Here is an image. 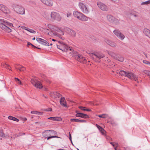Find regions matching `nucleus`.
I'll return each instance as SVG.
<instances>
[{
	"mask_svg": "<svg viewBox=\"0 0 150 150\" xmlns=\"http://www.w3.org/2000/svg\"><path fill=\"white\" fill-rule=\"evenodd\" d=\"M0 21L1 28L8 33L11 32V28L13 27L12 23L8 22L5 19H0Z\"/></svg>",
	"mask_w": 150,
	"mask_h": 150,
	"instance_id": "1",
	"label": "nucleus"
},
{
	"mask_svg": "<svg viewBox=\"0 0 150 150\" xmlns=\"http://www.w3.org/2000/svg\"><path fill=\"white\" fill-rule=\"evenodd\" d=\"M57 46L58 49L66 52H68L70 53H73V50L68 47V46L64 42L62 41H59L58 43L57 44Z\"/></svg>",
	"mask_w": 150,
	"mask_h": 150,
	"instance_id": "2",
	"label": "nucleus"
},
{
	"mask_svg": "<svg viewBox=\"0 0 150 150\" xmlns=\"http://www.w3.org/2000/svg\"><path fill=\"white\" fill-rule=\"evenodd\" d=\"M90 54L93 60L97 62H99V60L105 57V55L100 52H94Z\"/></svg>",
	"mask_w": 150,
	"mask_h": 150,
	"instance_id": "3",
	"label": "nucleus"
},
{
	"mask_svg": "<svg viewBox=\"0 0 150 150\" xmlns=\"http://www.w3.org/2000/svg\"><path fill=\"white\" fill-rule=\"evenodd\" d=\"M57 132L53 130H47L42 133V136L45 137L47 138V140L54 138H59V137L53 136L56 134Z\"/></svg>",
	"mask_w": 150,
	"mask_h": 150,
	"instance_id": "4",
	"label": "nucleus"
},
{
	"mask_svg": "<svg viewBox=\"0 0 150 150\" xmlns=\"http://www.w3.org/2000/svg\"><path fill=\"white\" fill-rule=\"evenodd\" d=\"M13 7L14 11L17 13L22 15L25 14V8L21 5L14 4Z\"/></svg>",
	"mask_w": 150,
	"mask_h": 150,
	"instance_id": "5",
	"label": "nucleus"
},
{
	"mask_svg": "<svg viewBox=\"0 0 150 150\" xmlns=\"http://www.w3.org/2000/svg\"><path fill=\"white\" fill-rule=\"evenodd\" d=\"M61 17L59 13L55 12H51V20L52 21L56 20L59 21L61 20Z\"/></svg>",
	"mask_w": 150,
	"mask_h": 150,
	"instance_id": "6",
	"label": "nucleus"
},
{
	"mask_svg": "<svg viewBox=\"0 0 150 150\" xmlns=\"http://www.w3.org/2000/svg\"><path fill=\"white\" fill-rule=\"evenodd\" d=\"M79 6L81 11L85 14H88L89 11L85 4L83 3L80 2L79 3Z\"/></svg>",
	"mask_w": 150,
	"mask_h": 150,
	"instance_id": "7",
	"label": "nucleus"
},
{
	"mask_svg": "<svg viewBox=\"0 0 150 150\" xmlns=\"http://www.w3.org/2000/svg\"><path fill=\"white\" fill-rule=\"evenodd\" d=\"M126 76L130 79L135 81H137V82L139 83L138 81H137L138 77L134 73L131 72H127Z\"/></svg>",
	"mask_w": 150,
	"mask_h": 150,
	"instance_id": "8",
	"label": "nucleus"
},
{
	"mask_svg": "<svg viewBox=\"0 0 150 150\" xmlns=\"http://www.w3.org/2000/svg\"><path fill=\"white\" fill-rule=\"evenodd\" d=\"M31 82L33 86L37 88L41 89L42 87L40 82L36 79H32Z\"/></svg>",
	"mask_w": 150,
	"mask_h": 150,
	"instance_id": "9",
	"label": "nucleus"
},
{
	"mask_svg": "<svg viewBox=\"0 0 150 150\" xmlns=\"http://www.w3.org/2000/svg\"><path fill=\"white\" fill-rule=\"evenodd\" d=\"M97 5L99 8L102 11H107L109 10L108 6L102 2H98Z\"/></svg>",
	"mask_w": 150,
	"mask_h": 150,
	"instance_id": "10",
	"label": "nucleus"
},
{
	"mask_svg": "<svg viewBox=\"0 0 150 150\" xmlns=\"http://www.w3.org/2000/svg\"><path fill=\"white\" fill-rule=\"evenodd\" d=\"M114 34L119 39L123 40L125 38V36L118 30H115L113 31Z\"/></svg>",
	"mask_w": 150,
	"mask_h": 150,
	"instance_id": "11",
	"label": "nucleus"
},
{
	"mask_svg": "<svg viewBox=\"0 0 150 150\" xmlns=\"http://www.w3.org/2000/svg\"><path fill=\"white\" fill-rule=\"evenodd\" d=\"M36 40L40 43L42 45L47 46H49L50 41L51 40H48L47 41L40 38H36Z\"/></svg>",
	"mask_w": 150,
	"mask_h": 150,
	"instance_id": "12",
	"label": "nucleus"
},
{
	"mask_svg": "<svg viewBox=\"0 0 150 150\" xmlns=\"http://www.w3.org/2000/svg\"><path fill=\"white\" fill-rule=\"evenodd\" d=\"M75 59L78 61L80 62L85 63L87 62V60L85 57H83L81 55L78 54L75 56Z\"/></svg>",
	"mask_w": 150,
	"mask_h": 150,
	"instance_id": "13",
	"label": "nucleus"
},
{
	"mask_svg": "<svg viewBox=\"0 0 150 150\" xmlns=\"http://www.w3.org/2000/svg\"><path fill=\"white\" fill-rule=\"evenodd\" d=\"M88 18H89L87 17L83 14L81 13L78 19L81 21L85 22L88 21Z\"/></svg>",
	"mask_w": 150,
	"mask_h": 150,
	"instance_id": "14",
	"label": "nucleus"
},
{
	"mask_svg": "<svg viewBox=\"0 0 150 150\" xmlns=\"http://www.w3.org/2000/svg\"><path fill=\"white\" fill-rule=\"evenodd\" d=\"M44 4L49 6H52L53 5V2L52 0H40Z\"/></svg>",
	"mask_w": 150,
	"mask_h": 150,
	"instance_id": "15",
	"label": "nucleus"
},
{
	"mask_svg": "<svg viewBox=\"0 0 150 150\" xmlns=\"http://www.w3.org/2000/svg\"><path fill=\"white\" fill-rule=\"evenodd\" d=\"M75 116L77 117H80L84 118H89V116L87 114L81 113H78L76 114Z\"/></svg>",
	"mask_w": 150,
	"mask_h": 150,
	"instance_id": "16",
	"label": "nucleus"
},
{
	"mask_svg": "<svg viewBox=\"0 0 150 150\" xmlns=\"http://www.w3.org/2000/svg\"><path fill=\"white\" fill-rule=\"evenodd\" d=\"M43 17L48 20H51V13L46 11L45 12L43 15Z\"/></svg>",
	"mask_w": 150,
	"mask_h": 150,
	"instance_id": "17",
	"label": "nucleus"
},
{
	"mask_svg": "<svg viewBox=\"0 0 150 150\" xmlns=\"http://www.w3.org/2000/svg\"><path fill=\"white\" fill-rule=\"evenodd\" d=\"M60 103L63 106L67 107L66 101L64 98H61L60 100Z\"/></svg>",
	"mask_w": 150,
	"mask_h": 150,
	"instance_id": "18",
	"label": "nucleus"
},
{
	"mask_svg": "<svg viewBox=\"0 0 150 150\" xmlns=\"http://www.w3.org/2000/svg\"><path fill=\"white\" fill-rule=\"evenodd\" d=\"M114 17L111 15H108L107 16V20L111 23H112L114 22Z\"/></svg>",
	"mask_w": 150,
	"mask_h": 150,
	"instance_id": "19",
	"label": "nucleus"
},
{
	"mask_svg": "<svg viewBox=\"0 0 150 150\" xmlns=\"http://www.w3.org/2000/svg\"><path fill=\"white\" fill-rule=\"evenodd\" d=\"M105 42L109 45L113 47H115L116 45L115 43L109 40H106Z\"/></svg>",
	"mask_w": 150,
	"mask_h": 150,
	"instance_id": "20",
	"label": "nucleus"
},
{
	"mask_svg": "<svg viewBox=\"0 0 150 150\" xmlns=\"http://www.w3.org/2000/svg\"><path fill=\"white\" fill-rule=\"evenodd\" d=\"M73 13L74 17L78 19L81 13L75 11L73 12Z\"/></svg>",
	"mask_w": 150,
	"mask_h": 150,
	"instance_id": "21",
	"label": "nucleus"
},
{
	"mask_svg": "<svg viewBox=\"0 0 150 150\" xmlns=\"http://www.w3.org/2000/svg\"><path fill=\"white\" fill-rule=\"evenodd\" d=\"M144 33L147 36L150 38V30L148 29H144L143 31Z\"/></svg>",
	"mask_w": 150,
	"mask_h": 150,
	"instance_id": "22",
	"label": "nucleus"
},
{
	"mask_svg": "<svg viewBox=\"0 0 150 150\" xmlns=\"http://www.w3.org/2000/svg\"><path fill=\"white\" fill-rule=\"evenodd\" d=\"M68 31L69 32V33L70 35L73 37H74L75 36L76 32L74 30L71 29H69Z\"/></svg>",
	"mask_w": 150,
	"mask_h": 150,
	"instance_id": "23",
	"label": "nucleus"
},
{
	"mask_svg": "<svg viewBox=\"0 0 150 150\" xmlns=\"http://www.w3.org/2000/svg\"><path fill=\"white\" fill-rule=\"evenodd\" d=\"M15 68L17 70H19L21 71H24L25 69V68L23 67L16 66Z\"/></svg>",
	"mask_w": 150,
	"mask_h": 150,
	"instance_id": "24",
	"label": "nucleus"
},
{
	"mask_svg": "<svg viewBox=\"0 0 150 150\" xmlns=\"http://www.w3.org/2000/svg\"><path fill=\"white\" fill-rule=\"evenodd\" d=\"M0 10L4 13H6V7L3 5H0Z\"/></svg>",
	"mask_w": 150,
	"mask_h": 150,
	"instance_id": "25",
	"label": "nucleus"
},
{
	"mask_svg": "<svg viewBox=\"0 0 150 150\" xmlns=\"http://www.w3.org/2000/svg\"><path fill=\"white\" fill-rule=\"evenodd\" d=\"M127 73V72H126L123 70H121L118 73L117 72V73H118L120 75L122 76H126Z\"/></svg>",
	"mask_w": 150,
	"mask_h": 150,
	"instance_id": "26",
	"label": "nucleus"
},
{
	"mask_svg": "<svg viewBox=\"0 0 150 150\" xmlns=\"http://www.w3.org/2000/svg\"><path fill=\"white\" fill-rule=\"evenodd\" d=\"M48 119L54 121H59V118L57 117H50L48 118Z\"/></svg>",
	"mask_w": 150,
	"mask_h": 150,
	"instance_id": "27",
	"label": "nucleus"
},
{
	"mask_svg": "<svg viewBox=\"0 0 150 150\" xmlns=\"http://www.w3.org/2000/svg\"><path fill=\"white\" fill-rule=\"evenodd\" d=\"M8 118L10 120L15 121L16 122H18L19 121V120L18 119L12 116H8Z\"/></svg>",
	"mask_w": 150,
	"mask_h": 150,
	"instance_id": "28",
	"label": "nucleus"
},
{
	"mask_svg": "<svg viewBox=\"0 0 150 150\" xmlns=\"http://www.w3.org/2000/svg\"><path fill=\"white\" fill-rule=\"evenodd\" d=\"M31 113L32 114L36 115H42L43 113L42 112L34 111H31Z\"/></svg>",
	"mask_w": 150,
	"mask_h": 150,
	"instance_id": "29",
	"label": "nucleus"
},
{
	"mask_svg": "<svg viewBox=\"0 0 150 150\" xmlns=\"http://www.w3.org/2000/svg\"><path fill=\"white\" fill-rule=\"evenodd\" d=\"M96 126L97 128L101 131L102 133L103 134V132L105 131L104 129L101 127L97 124L96 125Z\"/></svg>",
	"mask_w": 150,
	"mask_h": 150,
	"instance_id": "30",
	"label": "nucleus"
},
{
	"mask_svg": "<svg viewBox=\"0 0 150 150\" xmlns=\"http://www.w3.org/2000/svg\"><path fill=\"white\" fill-rule=\"evenodd\" d=\"M113 21L114 22L112 23L113 24H118L120 23L119 20L115 18H114Z\"/></svg>",
	"mask_w": 150,
	"mask_h": 150,
	"instance_id": "31",
	"label": "nucleus"
},
{
	"mask_svg": "<svg viewBox=\"0 0 150 150\" xmlns=\"http://www.w3.org/2000/svg\"><path fill=\"white\" fill-rule=\"evenodd\" d=\"M143 72L145 74L150 76V71L145 70Z\"/></svg>",
	"mask_w": 150,
	"mask_h": 150,
	"instance_id": "32",
	"label": "nucleus"
},
{
	"mask_svg": "<svg viewBox=\"0 0 150 150\" xmlns=\"http://www.w3.org/2000/svg\"><path fill=\"white\" fill-rule=\"evenodd\" d=\"M15 79L16 80V82H17V83L22 85V83H21V81H20V80L19 79L16 78H15Z\"/></svg>",
	"mask_w": 150,
	"mask_h": 150,
	"instance_id": "33",
	"label": "nucleus"
},
{
	"mask_svg": "<svg viewBox=\"0 0 150 150\" xmlns=\"http://www.w3.org/2000/svg\"><path fill=\"white\" fill-rule=\"evenodd\" d=\"M3 66L4 67H5L7 69H10V67L9 65L8 64H4L3 65Z\"/></svg>",
	"mask_w": 150,
	"mask_h": 150,
	"instance_id": "34",
	"label": "nucleus"
},
{
	"mask_svg": "<svg viewBox=\"0 0 150 150\" xmlns=\"http://www.w3.org/2000/svg\"><path fill=\"white\" fill-rule=\"evenodd\" d=\"M28 31L30 32V33H36V31L35 30L30 29H28L27 30Z\"/></svg>",
	"mask_w": 150,
	"mask_h": 150,
	"instance_id": "35",
	"label": "nucleus"
},
{
	"mask_svg": "<svg viewBox=\"0 0 150 150\" xmlns=\"http://www.w3.org/2000/svg\"><path fill=\"white\" fill-rule=\"evenodd\" d=\"M105 115H107L106 114H103L101 115H98V117H101L102 118H106V117L105 116Z\"/></svg>",
	"mask_w": 150,
	"mask_h": 150,
	"instance_id": "36",
	"label": "nucleus"
},
{
	"mask_svg": "<svg viewBox=\"0 0 150 150\" xmlns=\"http://www.w3.org/2000/svg\"><path fill=\"white\" fill-rule=\"evenodd\" d=\"M117 59L120 62H123L124 61V58L122 57H119L117 58Z\"/></svg>",
	"mask_w": 150,
	"mask_h": 150,
	"instance_id": "37",
	"label": "nucleus"
},
{
	"mask_svg": "<svg viewBox=\"0 0 150 150\" xmlns=\"http://www.w3.org/2000/svg\"><path fill=\"white\" fill-rule=\"evenodd\" d=\"M70 121L71 122H79V119H70Z\"/></svg>",
	"mask_w": 150,
	"mask_h": 150,
	"instance_id": "38",
	"label": "nucleus"
},
{
	"mask_svg": "<svg viewBox=\"0 0 150 150\" xmlns=\"http://www.w3.org/2000/svg\"><path fill=\"white\" fill-rule=\"evenodd\" d=\"M143 63H144L145 64H147L149 65H150V62H149L148 61L145 60H144L143 61Z\"/></svg>",
	"mask_w": 150,
	"mask_h": 150,
	"instance_id": "39",
	"label": "nucleus"
},
{
	"mask_svg": "<svg viewBox=\"0 0 150 150\" xmlns=\"http://www.w3.org/2000/svg\"><path fill=\"white\" fill-rule=\"evenodd\" d=\"M150 3V0H149L145 2H143L142 5L148 4Z\"/></svg>",
	"mask_w": 150,
	"mask_h": 150,
	"instance_id": "40",
	"label": "nucleus"
},
{
	"mask_svg": "<svg viewBox=\"0 0 150 150\" xmlns=\"http://www.w3.org/2000/svg\"><path fill=\"white\" fill-rule=\"evenodd\" d=\"M53 94H57V97L60 98L61 96V95L60 93H57V92H54Z\"/></svg>",
	"mask_w": 150,
	"mask_h": 150,
	"instance_id": "41",
	"label": "nucleus"
},
{
	"mask_svg": "<svg viewBox=\"0 0 150 150\" xmlns=\"http://www.w3.org/2000/svg\"><path fill=\"white\" fill-rule=\"evenodd\" d=\"M79 108L81 110L86 111L85 110H86V109H85L86 108L85 107L83 106H79Z\"/></svg>",
	"mask_w": 150,
	"mask_h": 150,
	"instance_id": "42",
	"label": "nucleus"
},
{
	"mask_svg": "<svg viewBox=\"0 0 150 150\" xmlns=\"http://www.w3.org/2000/svg\"><path fill=\"white\" fill-rule=\"evenodd\" d=\"M4 135V133L2 131V129L0 128V136L2 137Z\"/></svg>",
	"mask_w": 150,
	"mask_h": 150,
	"instance_id": "43",
	"label": "nucleus"
},
{
	"mask_svg": "<svg viewBox=\"0 0 150 150\" xmlns=\"http://www.w3.org/2000/svg\"><path fill=\"white\" fill-rule=\"evenodd\" d=\"M71 13L68 12V13H67V16L68 18H69V17H70L71 16Z\"/></svg>",
	"mask_w": 150,
	"mask_h": 150,
	"instance_id": "44",
	"label": "nucleus"
},
{
	"mask_svg": "<svg viewBox=\"0 0 150 150\" xmlns=\"http://www.w3.org/2000/svg\"><path fill=\"white\" fill-rule=\"evenodd\" d=\"M86 122V120H79V122Z\"/></svg>",
	"mask_w": 150,
	"mask_h": 150,
	"instance_id": "45",
	"label": "nucleus"
},
{
	"mask_svg": "<svg viewBox=\"0 0 150 150\" xmlns=\"http://www.w3.org/2000/svg\"><path fill=\"white\" fill-rule=\"evenodd\" d=\"M46 110L47 111H51L52 110V109L50 108H48Z\"/></svg>",
	"mask_w": 150,
	"mask_h": 150,
	"instance_id": "46",
	"label": "nucleus"
},
{
	"mask_svg": "<svg viewBox=\"0 0 150 150\" xmlns=\"http://www.w3.org/2000/svg\"><path fill=\"white\" fill-rule=\"evenodd\" d=\"M21 27L22 28H23V29H25V30H27L28 29L26 27L24 26H21Z\"/></svg>",
	"mask_w": 150,
	"mask_h": 150,
	"instance_id": "47",
	"label": "nucleus"
},
{
	"mask_svg": "<svg viewBox=\"0 0 150 150\" xmlns=\"http://www.w3.org/2000/svg\"><path fill=\"white\" fill-rule=\"evenodd\" d=\"M31 45L32 46V47H34L35 48H37V49H40V48H38V47H35V46L34 45H33V44H32V45Z\"/></svg>",
	"mask_w": 150,
	"mask_h": 150,
	"instance_id": "48",
	"label": "nucleus"
},
{
	"mask_svg": "<svg viewBox=\"0 0 150 150\" xmlns=\"http://www.w3.org/2000/svg\"><path fill=\"white\" fill-rule=\"evenodd\" d=\"M51 40L50 41V42L49 43V45H53V43H52V42H51V39L50 38V40Z\"/></svg>",
	"mask_w": 150,
	"mask_h": 150,
	"instance_id": "49",
	"label": "nucleus"
},
{
	"mask_svg": "<svg viewBox=\"0 0 150 150\" xmlns=\"http://www.w3.org/2000/svg\"><path fill=\"white\" fill-rule=\"evenodd\" d=\"M112 2H116L118 1V0H111Z\"/></svg>",
	"mask_w": 150,
	"mask_h": 150,
	"instance_id": "50",
	"label": "nucleus"
},
{
	"mask_svg": "<svg viewBox=\"0 0 150 150\" xmlns=\"http://www.w3.org/2000/svg\"><path fill=\"white\" fill-rule=\"evenodd\" d=\"M110 143L111 144H112V145L114 147V146H115V144H113V143H114V142H110Z\"/></svg>",
	"mask_w": 150,
	"mask_h": 150,
	"instance_id": "51",
	"label": "nucleus"
},
{
	"mask_svg": "<svg viewBox=\"0 0 150 150\" xmlns=\"http://www.w3.org/2000/svg\"><path fill=\"white\" fill-rule=\"evenodd\" d=\"M27 45H32V44L30 42H28L27 43Z\"/></svg>",
	"mask_w": 150,
	"mask_h": 150,
	"instance_id": "52",
	"label": "nucleus"
},
{
	"mask_svg": "<svg viewBox=\"0 0 150 150\" xmlns=\"http://www.w3.org/2000/svg\"><path fill=\"white\" fill-rule=\"evenodd\" d=\"M86 111H91V110L90 109H86L85 110Z\"/></svg>",
	"mask_w": 150,
	"mask_h": 150,
	"instance_id": "53",
	"label": "nucleus"
},
{
	"mask_svg": "<svg viewBox=\"0 0 150 150\" xmlns=\"http://www.w3.org/2000/svg\"><path fill=\"white\" fill-rule=\"evenodd\" d=\"M134 16L135 17H138V15L135 14L134 15Z\"/></svg>",
	"mask_w": 150,
	"mask_h": 150,
	"instance_id": "54",
	"label": "nucleus"
},
{
	"mask_svg": "<svg viewBox=\"0 0 150 150\" xmlns=\"http://www.w3.org/2000/svg\"><path fill=\"white\" fill-rule=\"evenodd\" d=\"M143 53L144 54V55H145V57L147 58V54H146L144 52Z\"/></svg>",
	"mask_w": 150,
	"mask_h": 150,
	"instance_id": "55",
	"label": "nucleus"
},
{
	"mask_svg": "<svg viewBox=\"0 0 150 150\" xmlns=\"http://www.w3.org/2000/svg\"><path fill=\"white\" fill-rule=\"evenodd\" d=\"M42 96L46 98H47V96H45L43 94L42 95Z\"/></svg>",
	"mask_w": 150,
	"mask_h": 150,
	"instance_id": "56",
	"label": "nucleus"
},
{
	"mask_svg": "<svg viewBox=\"0 0 150 150\" xmlns=\"http://www.w3.org/2000/svg\"><path fill=\"white\" fill-rule=\"evenodd\" d=\"M69 139L71 141V142H72L71 137H69Z\"/></svg>",
	"mask_w": 150,
	"mask_h": 150,
	"instance_id": "57",
	"label": "nucleus"
},
{
	"mask_svg": "<svg viewBox=\"0 0 150 150\" xmlns=\"http://www.w3.org/2000/svg\"><path fill=\"white\" fill-rule=\"evenodd\" d=\"M52 40V41H56V40L55 39H52V40Z\"/></svg>",
	"mask_w": 150,
	"mask_h": 150,
	"instance_id": "58",
	"label": "nucleus"
},
{
	"mask_svg": "<svg viewBox=\"0 0 150 150\" xmlns=\"http://www.w3.org/2000/svg\"><path fill=\"white\" fill-rule=\"evenodd\" d=\"M54 97L56 98L57 97V94H54Z\"/></svg>",
	"mask_w": 150,
	"mask_h": 150,
	"instance_id": "59",
	"label": "nucleus"
},
{
	"mask_svg": "<svg viewBox=\"0 0 150 150\" xmlns=\"http://www.w3.org/2000/svg\"><path fill=\"white\" fill-rule=\"evenodd\" d=\"M57 150H65L64 149H58Z\"/></svg>",
	"mask_w": 150,
	"mask_h": 150,
	"instance_id": "60",
	"label": "nucleus"
},
{
	"mask_svg": "<svg viewBox=\"0 0 150 150\" xmlns=\"http://www.w3.org/2000/svg\"><path fill=\"white\" fill-rule=\"evenodd\" d=\"M35 37H34V38H33V39H32V40H35Z\"/></svg>",
	"mask_w": 150,
	"mask_h": 150,
	"instance_id": "61",
	"label": "nucleus"
},
{
	"mask_svg": "<svg viewBox=\"0 0 150 150\" xmlns=\"http://www.w3.org/2000/svg\"><path fill=\"white\" fill-rule=\"evenodd\" d=\"M69 137H71V134H70V132H69Z\"/></svg>",
	"mask_w": 150,
	"mask_h": 150,
	"instance_id": "62",
	"label": "nucleus"
},
{
	"mask_svg": "<svg viewBox=\"0 0 150 150\" xmlns=\"http://www.w3.org/2000/svg\"><path fill=\"white\" fill-rule=\"evenodd\" d=\"M76 113H78V111H76Z\"/></svg>",
	"mask_w": 150,
	"mask_h": 150,
	"instance_id": "63",
	"label": "nucleus"
},
{
	"mask_svg": "<svg viewBox=\"0 0 150 150\" xmlns=\"http://www.w3.org/2000/svg\"><path fill=\"white\" fill-rule=\"evenodd\" d=\"M115 144H116V145H118V143H115Z\"/></svg>",
	"mask_w": 150,
	"mask_h": 150,
	"instance_id": "64",
	"label": "nucleus"
}]
</instances>
